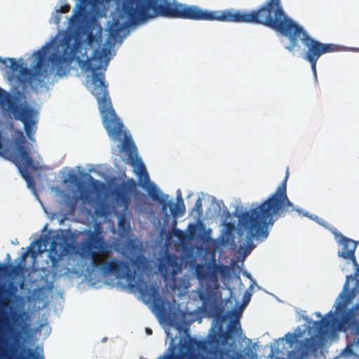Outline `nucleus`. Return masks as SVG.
<instances>
[{
    "mask_svg": "<svg viewBox=\"0 0 359 359\" xmlns=\"http://www.w3.org/2000/svg\"><path fill=\"white\" fill-rule=\"evenodd\" d=\"M170 212L174 217H181L185 214L186 208L180 190L177 193V203L175 205L172 203H170Z\"/></svg>",
    "mask_w": 359,
    "mask_h": 359,
    "instance_id": "21",
    "label": "nucleus"
},
{
    "mask_svg": "<svg viewBox=\"0 0 359 359\" xmlns=\"http://www.w3.org/2000/svg\"><path fill=\"white\" fill-rule=\"evenodd\" d=\"M88 194L83 193V192L81 193V196H80L81 198H82L83 200H86L88 198Z\"/></svg>",
    "mask_w": 359,
    "mask_h": 359,
    "instance_id": "32",
    "label": "nucleus"
},
{
    "mask_svg": "<svg viewBox=\"0 0 359 359\" xmlns=\"http://www.w3.org/2000/svg\"><path fill=\"white\" fill-rule=\"evenodd\" d=\"M49 44L46 43L35 53L37 60L34 71L30 69H23L18 76V82L23 88L29 86H42L45 79L48 76V66L46 64L47 50Z\"/></svg>",
    "mask_w": 359,
    "mask_h": 359,
    "instance_id": "9",
    "label": "nucleus"
},
{
    "mask_svg": "<svg viewBox=\"0 0 359 359\" xmlns=\"http://www.w3.org/2000/svg\"><path fill=\"white\" fill-rule=\"evenodd\" d=\"M287 170L285 179L276 191L255 208L243 212L239 219L241 229L247 233L246 247L251 251L255 248L253 239L263 241L269 235V225H273L276 219L289 210L294 205L287 196Z\"/></svg>",
    "mask_w": 359,
    "mask_h": 359,
    "instance_id": "5",
    "label": "nucleus"
},
{
    "mask_svg": "<svg viewBox=\"0 0 359 359\" xmlns=\"http://www.w3.org/2000/svg\"><path fill=\"white\" fill-rule=\"evenodd\" d=\"M27 252L24 253L23 256H22V258L23 259H25V257H27Z\"/></svg>",
    "mask_w": 359,
    "mask_h": 359,
    "instance_id": "42",
    "label": "nucleus"
},
{
    "mask_svg": "<svg viewBox=\"0 0 359 359\" xmlns=\"http://www.w3.org/2000/svg\"><path fill=\"white\" fill-rule=\"evenodd\" d=\"M23 313L20 312H13L12 313V319L14 323L17 324L18 322L22 319Z\"/></svg>",
    "mask_w": 359,
    "mask_h": 359,
    "instance_id": "28",
    "label": "nucleus"
},
{
    "mask_svg": "<svg viewBox=\"0 0 359 359\" xmlns=\"http://www.w3.org/2000/svg\"><path fill=\"white\" fill-rule=\"evenodd\" d=\"M90 178L93 181L94 184H97L99 182L97 180H95L91 176H90Z\"/></svg>",
    "mask_w": 359,
    "mask_h": 359,
    "instance_id": "36",
    "label": "nucleus"
},
{
    "mask_svg": "<svg viewBox=\"0 0 359 359\" xmlns=\"http://www.w3.org/2000/svg\"><path fill=\"white\" fill-rule=\"evenodd\" d=\"M180 269L178 258L174 255H167L159 264V271L163 273L176 275Z\"/></svg>",
    "mask_w": 359,
    "mask_h": 359,
    "instance_id": "16",
    "label": "nucleus"
},
{
    "mask_svg": "<svg viewBox=\"0 0 359 359\" xmlns=\"http://www.w3.org/2000/svg\"><path fill=\"white\" fill-rule=\"evenodd\" d=\"M297 337L295 334L287 333L285 335L286 341L290 346L295 343L294 349L287 355V359H304L309 355L315 353L320 348V340L316 336L304 340H297Z\"/></svg>",
    "mask_w": 359,
    "mask_h": 359,
    "instance_id": "10",
    "label": "nucleus"
},
{
    "mask_svg": "<svg viewBox=\"0 0 359 359\" xmlns=\"http://www.w3.org/2000/svg\"><path fill=\"white\" fill-rule=\"evenodd\" d=\"M348 278L347 277L343 290L339 294L340 300L337 303V311H344L341 318V327L344 331L349 329L351 333L355 337L357 344L359 345V302L351 309L345 311L346 306L353 298V292L348 290Z\"/></svg>",
    "mask_w": 359,
    "mask_h": 359,
    "instance_id": "7",
    "label": "nucleus"
},
{
    "mask_svg": "<svg viewBox=\"0 0 359 359\" xmlns=\"http://www.w3.org/2000/svg\"><path fill=\"white\" fill-rule=\"evenodd\" d=\"M2 136H1V133H0V150L2 148Z\"/></svg>",
    "mask_w": 359,
    "mask_h": 359,
    "instance_id": "34",
    "label": "nucleus"
},
{
    "mask_svg": "<svg viewBox=\"0 0 359 359\" xmlns=\"http://www.w3.org/2000/svg\"><path fill=\"white\" fill-rule=\"evenodd\" d=\"M72 177L74 178L75 180L76 179V177L75 175H73Z\"/></svg>",
    "mask_w": 359,
    "mask_h": 359,
    "instance_id": "43",
    "label": "nucleus"
},
{
    "mask_svg": "<svg viewBox=\"0 0 359 359\" xmlns=\"http://www.w3.org/2000/svg\"><path fill=\"white\" fill-rule=\"evenodd\" d=\"M14 143L16 149L13 154V162L15 163L22 162L27 166L32 165L33 158L25 147L27 140L22 131L18 130L16 132Z\"/></svg>",
    "mask_w": 359,
    "mask_h": 359,
    "instance_id": "13",
    "label": "nucleus"
},
{
    "mask_svg": "<svg viewBox=\"0 0 359 359\" xmlns=\"http://www.w3.org/2000/svg\"><path fill=\"white\" fill-rule=\"evenodd\" d=\"M173 18L257 24L269 27L288 39L285 48L293 55L301 50L299 41H302L306 48L302 57L311 64L314 74L317 61L322 55L339 50L335 44L323 43L312 38L302 26L285 13L281 0H266L257 9L244 11H209L173 0Z\"/></svg>",
    "mask_w": 359,
    "mask_h": 359,
    "instance_id": "1",
    "label": "nucleus"
},
{
    "mask_svg": "<svg viewBox=\"0 0 359 359\" xmlns=\"http://www.w3.org/2000/svg\"><path fill=\"white\" fill-rule=\"evenodd\" d=\"M76 199H74V201L72 202V205H71V208H74L75 204H76Z\"/></svg>",
    "mask_w": 359,
    "mask_h": 359,
    "instance_id": "35",
    "label": "nucleus"
},
{
    "mask_svg": "<svg viewBox=\"0 0 359 359\" xmlns=\"http://www.w3.org/2000/svg\"><path fill=\"white\" fill-rule=\"evenodd\" d=\"M27 355L30 359H40V355L38 354L34 350L29 349L27 352Z\"/></svg>",
    "mask_w": 359,
    "mask_h": 359,
    "instance_id": "29",
    "label": "nucleus"
},
{
    "mask_svg": "<svg viewBox=\"0 0 359 359\" xmlns=\"http://www.w3.org/2000/svg\"><path fill=\"white\" fill-rule=\"evenodd\" d=\"M212 272L211 266H206L203 264H197L195 268V273L198 281L202 284H205V291H200L198 297L202 301V307L205 311L210 310L212 307L214 301L212 296L215 293L213 289V283L210 279Z\"/></svg>",
    "mask_w": 359,
    "mask_h": 359,
    "instance_id": "12",
    "label": "nucleus"
},
{
    "mask_svg": "<svg viewBox=\"0 0 359 359\" xmlns=\"http://www.w3.org/2000/svg\"><path fill=\"white\" fill-rule=\"evenodd\" d=\"M168 200V196L165 195V196H163L161 200H159V201H158V203L161 204V205H162L161 211L166 217H168V215L167 212L168 207V206L170 207V203H172V202H169Z\"/></svg>",
    "mask_w": 359,
    "mask_h": 359,
    "instance_id": "26",
    "label": "nucleus"
},
{
    "mask_svg": "<svg viewBox=\"0 0 359 359\" xmlns=\"http://www.w3.org/2000/svg\"><path fill=\"white\" fill-rule=\"evenodd\" d=\"M65 251V247L62 243H58L55 241H53L51 243L49 249V257L53 264L64 256Z\"/></svg>",
    "mask_w": 359,
    "mask_h": 359,
    "instance_id": "20",
    "label": "nucleus"
},
{
    "mask_svg": "<svg viewBox=\"0 0 359 359\" xmlns=\"http://www.w3.org/2000/svg\"><path fill=\"white\" fill-rule=\"evenodd\" d=\"M18 167L22 177L26 181L27 187L29 188L34 189L35 187V181L33 176L28 171V168L35 170L36 169V165H34V162L33 161V164L31 166H27L22 162L15 163Z\"/></svg>",
    "mask_w": 359,
    "mask_h": 359,
    "instance_id": "19",
    "label": "nucleus"
},
{
    "mask_svg": "<svg viewBox=\"0 0 359 359\" xmlns=\"http://www.w3.org/2000/svg\"><path fill=\"white\" fill-rule=\"evenodd\" d=\"M86 236L79 245L80 253L83 258L90 259L94 269L104 275L114 274L125 278L130 288H137L143 297L153 303L158 316L165 318L169 314L170 302L159 295L156 287L137 285V271L127 262L113 257L112 247L106 241L102 231L98 228L88 230Z\"/></svg>",
    "mask_w": 359,
    "mask_h": 359,
    "instance_id": "2",
    "label": "nucleus"
},
{
    "mask_svg": "<svg viewBox=\"0 0 359 359\" xmlns=\"http://www.w3.org/2000/svg\"><path fill=\"white\" fill-rule=\"evenodd\" d=\"M146 332H147V334H152V330L150 328L147 327L146 328Z\"/></svg>",
    "mask_w": 359,
    "mask_h": 359,
    "instance_id": "33",
    "label": "nucleus"
},
{
    "mask_svg": "<svg viewBox=\"0 0 359 359\" xmlns=\"http://www.w3.org/2000/svg\"><path fill=\"white\" fill-rule=\"evenodd\" d=\"M30 252L32 255V256H34V255L36 254V252H34V250H31Z\"/></svg>",
    "mask_w": 359,
    "mask_h": 359,
    "instance_id": "41",
    "label": "nucleus"
},
{
    "mask_svg": "<svg viewBox=\"0 0 359 359\" xmlns=\"http://www.w3.org/2000/svg\"><path fill=\"white\" fill-rule=\"evenodd\" d=\"M65 198H67V199H70L71 198V196L69 194H65Z\"/></svg>",
    "mask_w": 359,
    "mask_h": 359,
    "instance_id": "38",
    "label": "nucleus"
},
{
    "mask_svg": "<svg viewBox=\"0 0 359 359\" xmlns=\"http://www.w3.org/2000/svg\"><path fill=\"white\" fill-rule=\"evenodd\" d=\"M0 104L13 115L15 120L23 123L25 133L28 138L32 140V136L35 133L34 125L36 123L33 120V109L18 104L15 98L1 89H0Z\"/></svg>",
    "mask_w": 359,
    "mask_h": 359,
    "instance_id": "8",
    "label": "nucleus"
},
{
    "mask_svg": "<svg viewBox=\"0 0 359 359\" xmlns=\"http://www.w3.org/2000/svg\"><path fill=\"white\" fill-rule=\"evenodd\" d=\"M343 353L346 355H353L354 354L353 346L351 344L347 345L344 349Z\"/></svg>",
    "mask_w": 359,
    "mask_h": 359,
    "instance_id": "30",
    "label": "nucleus"
},
{
    "mask_svg": "<svg viewBox=\"0 0 359 359\" xmlns=\"http://www.w3.org/2000/svg\"><path fill=\"white\" fill-rule=\"evenodd\" d=\"M69 11V8H63L62 12L66 13Z\"/></svg>",
    "mask_w": 359,
    "mask_h": 359,
    "instance_id": "37",
    "label": "nucleus"
},
{
    "mask_svg": "<svg viewBox=\"0 0 359 359\" xmlns=\"http://www.w3.org/2000/svg\"><path fill=\"white\" fill-rule=\"evenodd\" d=\"M133 165L135 167L137 175L139 176L140 182L142 183V187L147 186V187L149 184H152L150 182L148 172L141 158H137L135 161H133Z\"/></svg>",
    "mask_w": 359,
    "mask_h": 359,
    "instance_id": "18",
    "label": "nucleus"
},
{
    "mask_svg": "<svg viewBox=\"0 0 359 359\" xmlns=\"http://www.w3.org/2000/svg\"><path fill=\"white\" fill-rule=\"evenodd\" d=\"M53 51L48 61L56 69V74L65 76L69 70L71 62L76 57L81 48L77 39L66 36L53 44Z\"/></svg>",
    "mask_w": 359,
    "mask_h": 359,
    "instance_id": "6",
    "label": "nucleus"
},
{
    "mask_svg": "<svg viewBox=\"0 0 359 359\" xmlns=\"http://www.w3.org/2000/svg\"><path fill=\"white\" fill-rule=\"evenodd\" d=\"M109 54L110 50L108 48L95 49L92 57L86 62V69L92 72L91 93L97 100L102 121L108 135L114 141H122V149L133 160V154L137 158V148L131 135H128L123 122L113 109L108 86L104 81V72L108 65Z\"/></svg>",
    "mask_w": 359,
    "mask_h": 359,
    "instance_id": "4",
    "label": "nucleus"
},
{
    "mask_svg": "<svg viewBox=\"0 0 359 359\" xmlns=\"http://www.w3.org/2000/svg\"><path fill=\"white\" fill-rule=\"evenodd\" d=\"M313 325L319 334L324 335L327 334V330L330 327V321L327 318H323L320 320L315 321Z\"/></svg>",
    "mask_w": 359,
    "mask_h": 359,
    "instance_id": "22",
    "label": "nucleus"
},
{
    "mask_svg": "<svg viewBox=\"0 0 359 359\" xmlns=\"http://www.w3.org/2000/svg\"><path fill=\"white\" fill-rule=\"evenodd\" d=\"M135 182H123L118 185L113 191L114 198L117 204L127 209L130 203V193L135 189Z\"/></svg>",
    "mask_w": 359,
    "mask_h": 359,
    "instance_id": "14",
    "label": "nucleus"
},
{
    "mask_svg": "<svg viewBox=\"0 0 359 359\" xmlns=\"http://www.w3.org/2000/svg\"><path fill=\"white\" fill-rule=\"evenodd\" d=\"M241 331L240 325L236 322L231 323L226 331L222 325H215L204 339L198 341L186 330L178 346L172 339L167 350L156 359H243L234 340L229 341L232 335Z\"/></svg>",
    "mask_w": 359,
    "mask_h": 359,
    "instance_id": "3",
    "label": "nucleus"
},
{
    "mask_svg": "<svg viewBox=\"0 0 359 359\" xmlns=\"http://www.w3.org/2000/svg\"><path fill=\"white\" fill-rule=\"evenodd\" d=\"M7 61L10 62V68L12 71L16 72L19 71V74L18 76H19L21 74V71L23 70V69H27V67H24L22 66V64L18 63L14 58H1L0 57V62L6 65ZM17 79H18V76H17Z\"/></svg>",
    "mask_w": 359,
    "mask_h": 359,
    "instance_id": "23",
    "label": "nucleus"
},
{
    "mask_svg": "<svg viewBox=\"0 0 359 359\" xmlns=\"http://www.w3.org/2000/svg\"><path fill=\"white\" fill-rule=\"evenodd\" d=\"M8 291L6 289L0 290V309H4L8 308V299L3 298L2 296ZM11 330V321L6 313L0 312V359H15V353L17 350L13 346L10 348H6L7 340L4 337L7 331Z\"/></svg>",
    "mask_w": 359,
    "mask_h": 359,
    "instance_id": "11",
    "label": "nucleus"
},
{
    "mask_svg": "<svg viewBox=\"0 0 359 359\" xmlns=\"http://www.w3.org/2000/svg\"><path fill=\"white\" fill-rule=\"evenodd\" d=\"M3 271H4V266L1 264H0V273H2Z\"/></svg>",
    "mask_w": 359,
    "mask_h": 359,
    "instance_id": "40",
    "label": "nucleus"
},
{
    "mask_svg": "<svg viewBox=\"0 0 359 359\" xmlns=\"http://www.w3.org/2000/svg\"><path fill=\"white\" fill-rule=\"evenodd\" d=\"M230 273L229 266L224 264H214L212 266V272L210 276V279L213 283V289L215 291L219 289V283L218 274H220L222 278H226Z\"/></svg>",
    "mask_w": 359,
    "mask_h": 359,
    "instance_id": "17",
    "label": "nucleus"
},
{
    "mask_svg": "<svg viewBox=\"0 0 359 359\" xmlns=\"http://www.w3.org/2000/svg\"><path fill=\"white\" fill-rule=\"evenodd\" d=\"M147 192L149 196L154 201L158 202L163 197L161 196V193L160 192L159 189L154 184H151L147 187Z\"/></svg>",
    "mask_w": 359,
    "mask_h": 359,
    "instance_id": "24",
    "label": "nucleus"
},
{
    "mask_svg": "<svg viewBox=\"0 0 359 359\" xmlns=\"http://www.w3.org/2000/svg\"><path fill=\"white\" fill-rule=\"evenodd\" d=\"M194 210L196 211L198 215H202L203 213V208H202V201L200 198H198L194 205Z\"/></svg>",
    "mask_w": 359,
    "mask_h": 359,
    "instance_id": "27",
    "label": "nucleus"
},
{
    "mask_svg": "<svg viewBox=\"0 0 359 359\" xmlns=\"http://www.w3.org/2000/svg\"><path fill=\"white\" fill-rule=\"evenodd\" d=\"M36 244H37V245L39 246L38 251L41 252L42 250L41 249V248L42 241L41 240L36 241Z\"/></svg>",
    "mask_w": 359,
    "mask_h": 359,
    "instance_id": "31",
    "label": "nucleus"
},
{
    "mask_svg": "<svg viewBox=\"0 0 359 359\" xmlns=\"http://www.w3.org/2000/svg\"><path fill=\"white\" fill-rule=\"evenodd\" d=\"M131 263L137 270H141L144 266L145 259L142 257H137L131 259Z\"/></svg>",
    "mask_w": 359,
    "mask_h": 359,
    "instance_id": "25",
    "label": "nucleus"
},
{
    "mask_svg": "<svg viewBox=\"0 0 359 359\" xmlns=\"http://www.w3.org/2000/svg\"><path fill=\"white\" fill-rule=\"evenodd\" d=\"M341 242L342 248L341 250L338 252V256L344 259L351 260L353 266L358 269V264L355 256V251L356 249L355 242L344 236H342Z\"/></svg>",
    "mask_w": 359,
    "mask_h": 359,
    "instance_id": "15",
    "label": "nucleus"
},
{
    "mask_svg": "<svg viewBox=\"0 0 359 359\" xmlns=\"http://www.w3.org/2000/svg\"><path fill=\"white\" fill-rule=\"evenodd\" d=\"M250 353H252V349H251L250 348L248 349V351L247 352V354H248L249 356H250Z\"/></svg>",
    "mask_w": 359,
    "mask_h": 359,
    "instance_id": "39",
    "label": "nucleus"
}]
</instances>
